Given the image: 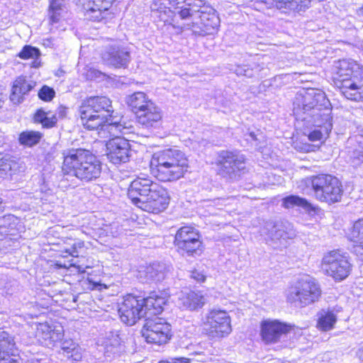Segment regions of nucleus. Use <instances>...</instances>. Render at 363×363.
Instances as JSON below:
<instances>
[{"label":"nucleus","mask_w":363,"mask_h":363,"mask_svg":"<svg viewBox=\"0 0 363 363\" xmlns=\"http://www.w3.org/2000/svg\"><path fill=\"white\" fill-rule=\"evenodd\" d=\"M127 195L136 208L153 215L166 211L171 202L169 189L154 182L149 176L135 178L128 186Z\"/></svg>","instance_id":"nucleus-1"},{"label":"nucleus","mask_w":363,"mask_h":363,"mask_svg":"<svg viewBox=\"0 0 363 363\" xmlns=\"http://www.w3.org/2000/svg\"><path fill=\"white\" fill-rule=\"evenodd\" d=\"M149 171L160 183L178 181L189 172V160L181 150L166 147L154 152L149 160Z\"/></svg>","instance_id":"nucleus-2"},{"label":"nucleus","mask_w":363,"mask_h":363,"mask_svg":"<svg viewBox=\"0 0 363 363\" xmlns=\"http://www.w3.org/2000/svg\"><path fill=\"white\" fill-rule=\"evenodd\" d=\"M60 170L63 176L89 183L101 177L102 162L90 150L77 147L62 151Z\"/></svg>","instance_id":"nucleus-3"},{"label":"nucleus","mask_w":363,"mask_h":363,"mask_svg":"<svg viewBox=\"0 0 363 363\" xmlns=\"http://www.w3.org/2000/svg\"><path fill=\"white\" fill-rule=\"evenodd\" d=\"M77 113L81 125L86 130H104L118 125L113 121L112 101L106 96H86L78 106Z\"/></svg>","instance_id":"nucleus-4"},{"label":"nucleus","mask_w":363,"mask_h":363,"mask_svg":"<svg viewBox=\"0 0 363 363\" xmlns=\"http://www.w3.org/2000/svg\"><path fill=\"white\" fill-rule=\"evenodd\" d=\"M331 79L343 97L355 102L363 101V68L357 62L338 60Z\"/></svg>","instance_id":"nucleus-5"},{"label":"nucleus","mask_w":363,"mask_h":363,"mask_svg":"<svg viewBox=\"0 0 363 363\" xmlns=\"http://www.w3.org/2000/svg\"><path fill=\"white\" fill-rule=\"evenodd\" d=\"M303 182L311 185L315 199L320 203L332 205L342 201L344 186L333 174L318 173L305 178Z\"/></svg>","instance_id":"nucleus-6"},{"label":"nucleus","mask_w":363,"mask_h":363,"mask_svg":"<svg viewBox=\"0 0 363 363\" xmlns=\"http://www.w3.org/2000/svg\"><path fill=\"white\" fill-rule=\"evenodd\" d=\"M128 105L136 123L143 128H155L162 121V111L143 91L132 94L128 99Z\"/></svg>","instance_id":"nucleus-7"},{"label":"nucleus","mask_w":363,"mask_h":363,"mask_svg":"<svg viewBox=\"0 0 363 363\" xmlns=\"http://www.w3.org/2000/svg\"><path fill=\"white\" fill-rule=\"evenodd\" d=\"M153 5L161 21L170 25L174 23L177 13L185 20L206 8L201 0H154Z\"/></svg>","instance_id":"nucleus-8"},{"label":"nucleus","mask_w":363,"mask_h":363,"mask_svg":"<svg viewBox=\"0 0 363 363\" xmlns=\"http://www.w3.org/2000/svg\"><path fill=\"white\" fill-rule=\"evenodd\" d=\"M322 295L321 286L314 278L299 279L289 287L286 300L291 306L305 308L318 302Z\"/></svg>","instance_id":"nucleus-9"},{"label":"nucleus","mask_w":363,"mask_h":363,"mask_svg":"<svg viewBox=\"0 0 363 363\" xmlns=\"http://www.w3.org/2000/svg\"><path fill=\"white\" fill-rule=\"evenodd\" d=\"M319 268L325 277L340 282L351 274L353 265L346 252L340 249H333L323 255Z\"/></svg>","instance_id":"nucleus-10"},{"label":"nucleus","mask_w":363,"mask_h":363,"mask_svg":"<svg viewBox=\"0 0 363 363\" xmlns=\"http://www.w3.org/2000/svg\"><path fill=\"white\" fill-rule=\"evenodd\" d=\"M173 245L184 256H201L205 250L202 234L194 225L186 224L179 228L174 235Z\"/></svg>","instance_id":"nucleus-11"},{"label":"nucleus","mask_w":363,"mask_h":363,"mask_svg":"<svg viewBox=\"0 0 363 363\" xmlns=\"http://www.w3.org/2000/svg\"><path fill=\"white\" fill-rule=\"evenodd\" d=\"M141 335L150 345L161 346L167 344L173 337L172 325L161 317L147 318L141 328Z\"/></svg>","instance_id":"nucleus-12"},{"label":"nucleus","mask_w":363,"mask_h":363,"mask_svg":"<svg viewBox=\"0 0 363 363\" xmlns=\"http://www.w3.org/2000/svg\"><path fill=\"white\" fill-rule=\"evenodd\" d=\"M202 333L209 338H223L232 332L231 318L225 310L213 308L202 321Z\"/></svg>","instance_id":"nucleus-13"},{"label":"nucleus","mask_w":363,"mask_h":363,"mask_svg":"<svg viewBox=\"0 0 363 363\" xmlns=\"http://www.w3.org/2000/svg\"><path fill=\"white\" fill-rule=\"evenodd\" d=\"M143 303L142 295L132 292L124 294L117 306L121 322L128 326H133L145 318Z\"/></svg>","instance_id":"nucleus-14"},{"label":"nucleus","mask_w":363,"mask_h":363,"mask_svg":"<svg viewBox=\"0 0 363 363\" xmlns=\"http://www.w3.org/2000/svg\"><path fill=\"white\" fill-rule=\"evenodd\" d=\"M246 157L238 150H223L218 152L215 162L218 167V174L224 177L240 176L247 169Z\"/></svg>","instance_id":"nucleus-15"},{"label":"nucleus","mask_w":363,"mask_h":363,"mask_svg":"<svg viewBox=\"0 0 363 363\" xmlns=\"http://www.w3.org/2000/svg\"><path fill=\"white\" fill-rule=\"evenodd\" d=\"M332 128V123L330 120H325L307 134V138L311 143L303 141L298 137L294 140V149L301 153L315 152L320 150L325 139L329 137Z\"/></svg>","instance_id":"nucleus-16"},{"label":"nucleus","mask_w":363,"mask_h":363,"mask_svg":"<svg viewBox=\"0 0 363 363\" xmlns=\"http://www.w3.org/2000/svg\"><path fill=\"white\" fill-rule=\"evenodd\" d=\"M296 326L278 319H264L259 323V336L264 345H271L280 342L283 336L287 335Z\"/></svg>","instance_id":"nucleus-17"},{"label":"nucleus","mask_w":363,"mask_h":363,"mask_svg":"<svg viewBox=\"0 0 363 363\" xmlns=\"http://www.w3.org/2000/svg\"><path fill=\"white\" fill-rule=\"evenodd\" d=\"M130 140L122 136H114L106 143V156L114 164L125 163L131 157Z\"/></svg>","instance_id":"nucleus-18"},{"label":"nucleus","mask_w":363,"mask_h":363,"mask_svg":"<svg viewBox=\"0 0 363 363\" xmlns=\"http://www.w3.org/2000/svg\"><path fill=\"white\" fill-rule=\"evenodd\" d=\"M114 0H87L84 3V15L92 22L107 23L113 18L111 11Z\"/></svg>","instance_id":"nucleus-19"},{"label":"nucleus","mask_w":363,"mask_h":363,"mask_svg":"<svg viewBox=\"0 0 363 363\" xmlns=\"http://www.w3.org/2000/svg\"><path fill=\"white\" fill-rule=\"evenodd\" d=\"M169 296L164 291H152L148 296H142L145 318L161 314L169 301Z\"/></svg>","instance_id":"nucleus-20"},{"label":"nucleus","mask_w":363,"mask_h":363,"mask_svg":"<svg viewBox=\"0 0 363 363\" xmlns=\"http://www.w3.org/2000/svg\"><path fill=\"white\" fill-rule=\"evenodd\" d=\"M104 64L116 69L126 68L130 61V52L128 48L111 46L101 55Z\"/></svg>","instance_id":"nucleus-21"},{"label":"nucleus","mask_w":363,"mask_h":363,"mask_svg":"<svg viewBox=\"0 0 363 363\" xmlns=\"http://www.w3.org/2000/svg\"><path fill=\"white\" fill-rule=\"evenodd\" d=\"M55 260L52 262L51 267L54 269H69L74 268L78 274H84L87 269L91 267V263L87 259L86 264H77L73 262L72 255L64 252V245L62 244L56 250Z\"/></svg>","instance_id":"nucleus-22"},{"label":"nucleus","mask_w":363,"mask_h":363,"mask_svg":"<svg viewBox=\"0 0 363 363\" xmlns=\"http://www.w3.org/2000/svg\"><path fill=\"white\" fill-rule=\"evenodd\" d=\"M35 86V82H30L24 75L17 77L12 83L9 99L13 104L19 105Z\"/></svg>","instance_id":"nucleus-23"},{"label":"nucleus","mask_w":363,"mask_h":363,"mask_svg":"<svg viewBox=\"0 0 363 363\" xmlns=\"http://www.w3.org/2000/svg\"><path fill=\"white\" fill-rule=\"evenodd\" d=\"M16 350L14 337L8 332L0 330V363H17L13 358Z\"/></svg>","instance_id":"nucleus-24"},{"label":"nucleus","mask_w":363,"mask_h":363,"mask_svg":"<svg viewBox=\"0 0 363 363\" xmlns=\"http://www.w3.org/2000/svg\"><path fill=\"white\" fill-rule=\"evenodd\" d=\"M282 206L284 208H292L295 206L301 207L304 208L308 213H313L318 215L321 208L311 203L308 200L298 195H289L282 199Z\"/></svg>","instance_id":"nucleus-25"},{"label":"nucleus","mask_w":363,"mask_h":363,"mask_svg":"<svg viewBox=\"0 0 363 363\" xmlns=\"http://www.w3.org/2000/svg\"><path fill=\"white\" fill-rule=\"evenodd\" d=\"M200 29L204 35H212L215 33L219 27L218 17L214 11L207 12L201 9Z\"/></svg>","instance_id":"nucleus-26"},{"label":"nucleus","mask_w":363,"mask_h":363,"mask_svg":"<svg viewBox=\"0 0 363 363\" xmlns=\"http://www.w3.org/2000/svg\"><path fill=\"white\" fill-rule=\"evenodd\" d=\"M337 318L333 311L321 309L317 313L315 327L322 332L333 330L337 323Z\"/></svg>","instance_id":"nucleus-27"},{"label":"nucleus","mask_w":363,"mask_h":363,"mask_svg":"<svg viewBox=\"0 0 363 363\" xmlns=\"http://www.w3.org/2000/svg\"><path fill=\"white\" fill-rule=\"evenodd\" d=\"M33 121L35 124H40L43 128L50 129L57 125V117L50 111H45L43 108L35 110L32 117Z\"/></svg>","instance_id":"nucleus-28"},{"label":"nucleus","mask_w":363,"mask_h":363,"mask_svg":"<svg viewBox=\"0 0 363 363\" xmlns=\"http://www.w3.org/2000/svg\"><path fill=\"white\" fill-rule=\"evenodd\" d=\"M16 56L23 60H32L30 65L31 68L37 69L42 65L40 60L41 52L37 47L30 45H25L18 52Z\"/></svg>","instance_id":"nucleus-29"},{"label":"nucleus","mask_w":363,"mask_h":363,"mask_svg":"<svg viewBox=\"0 0 363 363\" xmlns=\"http://www.w3.org/2000/svg\"><path fill=\"white\" fill-rule=\"evenodd\" d=\"M181 300L182 306L189 311L199 310L206 303L204 296L199 291H190Z\"/></svg>","instance_id":"nucleus-30"},{"label":"nucleus","mask_w":363,"mask_h":363,"mask_svg":"<svg viewBox=\"0 0 363 363\" xmlns=\"http://www.w3.org/2000/svg\"><path fill=\"white\" fill-rule=\"evenodd\" d=\"M64 252L72 255V257H79L81 253L87 250L85 242L77 238H67L64 242Z\"/></svg>","instance_id":"nucleus-31"},{"label":"nucleus","mask_w":363,"mask_h":363,"mask_svg":"<svg viewBox=\"0 0 363 363\" xmlns=\"http://www.w3.org/2000/svg\"><path fill=\"white\" fill-rule=\"evenodd\" d=\"M43 137V134L38 130H26L19 133L18 143L25 146L31 147L38 145Z\"/></svg>","instance_id":"nucleus-32"},{"label":"nucleus","mask_w":363,"mask_h":363,"mask_svg":"<svg viewBox=\"0 0 363 363\" xmlns=\"http://www.w3.org/2000/svg\"><path fill=\"white\" fill-rule=\"evenodd\" d=\"M54 333L55 332L52 326L47 322H45L37 324L34 335L38 342L46 344L53 341Z\"/></svg>","instance_id":"nucleus-33"},{"label":"nucleus","mask_w":363,"mask_h":363,"mask_svg":"<svg viewBox=\"0 0 363 363\" xmlns=\"http://www.w3.org/2000/svg\"><path fill=\"white\" fill-rule=\"evenodd\" d=\"M311 0H274L278 9H288L300 11L308 7Z\"/></svg>","instance_id":"nucleus-34"},{"label":"nucleus","mask_w":363,"mask_h":363,"mask_svg":"<svg viewBox=\"0 0 363 363\" xmlns=\"http://www.w3.org/2000/svg\"><path fill=\"white\" fill-rule=\"evenodd\" d=\"M10 217H3L0 220V233L4 235L5 238L12 240L18 234L16 223L11 220Z\"/></svg>","instance_id":"nucleus-35"},{"label":"nucleus","mask_w":363,"mask_h":363,"mask_svg":"<svg viewBox=\"0 0 363 363\" xmlns=\"http://www.w3.org/2000/svg\"><path fill=\"white\" fill-rule=\"evenodd\" d=\"M65 0H49L48 13L49 22L50 24L58 23L61 18V11L63 9V2Z\"/></svg>","instance_id":"nucleus-36"},{"label":"nucleus","mask_w":363,"mask_h":363,"mask_svg":"<svg viewBox=\"0 0 363 363\" xmlns=\"http://www.w3.org/2000/svg\"><path fill=\"white\" fill-rule=\"evenodd\" d=\"M323 96L315 92H307L303 96V109L309 111L315 108H319L320 101Z\"/></svg>","instance_id":"nucleus-37"},{"label":"nucleus","mask_w":363,"mask_h":363,"mask_svg":"<svg viewBox=\"0 0 363 363\" xmlns=\"http://www.w3.org/2000/svg\"><path fill=\"white\" fill-rule=\"evenodd\" d=\"M16 164L14 160L7 155L0 152V179H5L11 175L13 166Z\"/></svg>","instance_id":"nucleus-38"},{"label":"nucleus","mask_w":363,"mask_h":363,"mask_svg":"<svg viewBox=\"0 0 363 363\" xmlns=\"http://www.w3.org/2000/svg\"><path fill=\"white\" fill-rule=\"evenodd\" d=\"M56 96L55 89L48 85H43L38 91V99L44 102L52 101Z\"/></svg>","instance_id":"nucleus-39"},{"label":"nucleus","mask_w":363,"mask_h":363,"mask_svg":"<svg viewBox=\"0 0 363 363\" xmlns=\"http://www.w3.org/2000/svg\"><path fill=\"white\" fill-rule=\"evenodd\" d=\"M121 346V340L118 335H111L107 337L105 342V348L107 352H115Z\"/></svg>","instance_id":"nucleus-40"},{"label":"nucleus","mask_w":363,"mask_h":363,"mask_svg":"<svg viewBox=\"0 0 363 363\" xmlns=\"http://www.w3.org/2000/svg\"><path fill=\"white\" fill-rule=\"evenodd\" d=\"M190 278L198 284H202L206 280V276L202 271L193 269L190 272Z\"/></svg>","instance_id":"nucleus-41"},{"label":"nucleus","mask_w":363,"mask_h":363,"mask_svg":"<svg viewBox=\"0 0 363 363\" xmlns=\"http://www.w3.org/2000/svg\"><path fill=\"white\" fill-rule=\"evenodd\" d=\"M88 289L91 291L98 290L102 291L103 289H108V286L105 284L92 281L90 279H87Z\"/></svg>","instance_id":"nucleus-42"},{"label":"nucleus","mask_w":363,"mask_h":363,"mask_svg":"<svg viewBox=\"0 0 363 363\" xmlns=\"http://www.w3.org/2000/svg\"><path fill=\"white\" fill-rule=\"evenodd\" d=\"M67 110L68 108L65 105H60L57 108V113H55L57 115V119L60 118H65L67 116Z\"/></svg>","instance_id":"nucleus-43"},{"label":"nucleus","mask_w":363,"mask_h":363,"mask_svg":"<svg viewBox=\"0 0 363 363\" xmlns=\"http://www.w3.org/2000/svg\"><path fill=\"white\" fill-rule=\"evenodd\" d=\"M172 363H191V360L186 357H175L172 359Z\"/></svg>","instance_id":"nucleus-44"},{"label":"nucleus","mask_w":363,"mask_h":363,"mask_svg":"<svg viewBox=\"0 0 363 363\" xmlns=\"http://www.w3.org/2000/svg\"><path fill=\"white\" fill-rule=\"evenodd\" d=\"M357 13L359 16L363 17V4L357 10Z\"/></svg>","instance_id":"nucleus-45"},{"label":"nucleus","mask_w":363,"mask_h":363,"mask_svg":"<svg viewBox=\"0 0 363 363\" xmlns=\"http://www.w3.org/2000/svg\"><path fill=\"white\" fill-rule=\"evenodd\" d=\"M158 363H172V362H170L167 359H162L158 362Z\"/></svg>","instance_id":"nucleus-46"},{"label":"nucleus","mask_w":363,"mask_h":363,"mask_svg":"<svg viewBox=\"0 0 363 363\" xmlns=\"http://www.w3.org/2000/svg\"><path fill=\"white\" fill-rule=\"evenodd\" d=\"M279 363H286V362H283V361H281V362H279Z\"/></svg>","instance_id":"nucleus-47"}]
</instances>
